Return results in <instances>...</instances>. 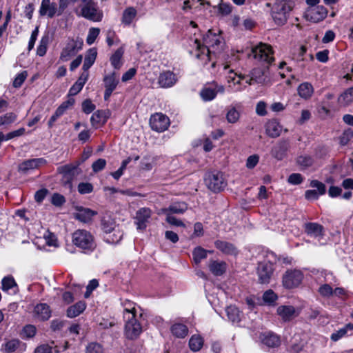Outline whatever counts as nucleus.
Here are the masks:
<instances>
[{
    "instance_id": "nucleus-1",
    "label": "nucleus",
    "mask_w": 353,
    "mask_h": 353,
    "mask_svg": "<svg viewBox=\"0 0 353 353\" xmlns=\"http://www.w3.org/2000/svg\"><path fill=\"white\" fill-rule=\"evenodd\" d=\"M125 321L124 334L130 340L137 339L143 332L142 314L137 315L135 308H126L123 314Z\"/></svg>"
},
{
    "instance_id": "nucleus-2",
    "label": "nucleus",
    "mask_w": 353,
    "mask_h": 353,
    "mask_svg": "<svg viewBox=\"0 0 353 353\" xmlns=\"http://www.w3.org/2000/svg\"><path fill=\"white\" fill-rule=\"evenodd\" d=\"M72 241L74 245L85 252L93 251L97 245L93 235L85 230H76L72 234Z\"/></svg>"
},
{
    "instance_id": "nucleus-3",
    "label": "nucleus",
    "mask_w": 353,
    "mask_h": 353,
    "mask_svg": "<svg viewBox=\"0 0 353 353\" xmlns=\"http://www.w3.org/2000/svg\"><path fill=\"white\" fill-rule=\"evenodd\" d=\"M293 6L294 0H275L272 11L274 21L279 25L284 24Z\"/></svg>"
},
{
    "instance_id": "nucleus-4",
    "label": "nucleus",
    "mask_w": 353,
    "mask_h": 353,
    "mask_svg": "<svg viewBox=\"0 0 353 353\" xmlns=\"http://www.w3.org/2000/svg\"><path fill=\"white\" fill-rule=\"evenodd\" d=\"M81 14L83 17L93 21H101L103 13L93 0H81Z\"/></svg>"
},
{
    "instance_id": "nucleus-5",
    "label": "nucleus",
    "mask_w": 353,
    "mask_h": 353,
    "mask_svg": "<svg viewBox=\"0 0 353 353\" xmlns=\"http://www.w3.org/2000/svg\"><path fill=\"white\" fill-rule=\"evenodd\" d=\"M303 277V273L299 270H288L282 276L283 286L288 290L296 288L301 284Z\"/></svg>"
},
{
    "instance_id": "nucleus-6",
    "label": "nucleus",
    "mask_w": 353,
    "mask_h": 353,
    "mask_svg": "<svg viewBox=\"0 0 353 353\" xmlns=\"http://www.w3.org/2000/svg\"><path fill=\"white\" fill-rule=\"evenodd\" d=\"M205 182L208 188L214 192L222 191L227 185L223 174L217 171L208 173Z\"/></svg>"
},
{
    "instance_id": "nucleus-7",
    "label": "nucleus",
    "mask_w": 353,
    "mask_h": 353,
    "mask_svg": "<svg viewBox=\"0 0 353 353\" xmlns=\"http://www.w3.org/2000/svg\"><path fill=\"white\" fill-rule=\"evenodd\" d=\"M203 45L202 46L199 39H196L194 40L196 50H202V53L206 50L207 55L208 56L211 52L210 48H215L216 46L221 44V41L219 36L215 33H212V30H209L207 34L203 36Z\"/></svg>"
},
{
    "instance_id": "nucleus-8",
    "label": "nucleus",
    "mask_w": 353,
    "mask_h": 353,
    "mask_svg": "<svg viewBox=\"0 0 353 353\" xmlns=\"http://www.w3.org/2000/svg\"><path fill=\"white\" fill-rule=\"evenodd\" d=\"M253 57L260 62L270 64L274 61L273 50L272 47L267 44L261 43L252 50Z\"/></svg>"
},
{
    "instance_id": "nucleus-9",
    "label": "nucleus",
    "mask_w": 353,
    "mask_h": 353,
    "mask_svg": "<svg viewBox=\"0 0 353 353\" xmlns=\"http://www.w3.org/2000/svg\"><path fill=\"white\" fill-rule=\"evenodd\" d=\"M274 271V264L270 261H262L258 263L256 274L258 281L261 284H268Z\"/></svg>"
},
{
    "instance_id": "nucleus-10",
    "label": "nucleus",
    "mask_w": 353,
    "mask_h": 353,
    "mask_svg": "<svg viewBox=\"0 0 353 353\" xmlns=\"http://www.w3.org/2000/svg\"><path fill=\"white\" fill-rule=\"evenodd\" d=\"M225 88L215 81L205 85L200 91L199 95L203 101H210L215 99L218 93L223 94Z\"/></svg>"
},
{
    "instance_id": "nucleus-11",
    "label": "nucleus",
    "mask_w": 353,
    "mask_h": 353,
    "mask_svg": "<svg viewBox=\"0 0 353 353\" xmlns=\"http://www.w3.org/2000/svg\"><path fill=\"white\" fill-rule=\"evenodd\" d=\"M83 43V41L79 39L68 40L61 52L60 60L62 61H68L72 57L74 56L81 50Z\"/></svg>"
},
{
    "instance_id": "nucleus-12",
    "label": "nucleus",
    "mask_w": 353,
    "mask_h": 353,
    "mask_svg": "<svg viewBox=\"0 0 353 353\" xmlns=\"http://www.w3.org/2000/svg\"><path fill=\"white\" fill-rule=\"evenodd\" d=\"M170 119L165 114L158 112L152 114L150 119V125L153 130L164 132L170 125Z\"/></svg>"
},
{
    "instance_id": "nucleus-13",
    "label": "nucleus",
    "mask_w": 353,
    "mask_h": 353,
    "mask_svg": "<svg viewBox=\"0 0 353 353\" xmlns=\"http://www.w3.org/2000/svg\"><path fill=\"white\" fill-rule=\"evenodd\" d=\"M327 14V11L323 6H317L310 8L305 12V18L307 20L313 22L318 23L323 21Z\"/></svg>"
},
{
    "instance_id": "nucleus-14",
    "label": "nucleus",
    "mask_w": 353,
    "mask_h": 353,
    "mask_svg": "<svg viewBox=\"0 0 353 353\" xmlns=\"http://www.w3.org/2000/svg\"><path fill=\"white\" fill-rule=\"evenodd\" d=\"M310 186L316 190H308L305 192V199L307 200L317 199L320 195L325 193L326 188L325 184L317 181L312 180L310 182Z\"/></svg>"
},
{
    "instance_id": "nucleus-15",
    "label": "nucleus",
    "mask_w": 353,
    "mask_h": 353,
    "mask_svg": "<svg viewBox=\"0 0 353 353\" xmlns=\"http://www.w3.org/2000/svg\"><path fill=\"white\" fill-rule=\"evenodd\" d=\"M103 82L105 88L104 92V99L107 101L111 96L112 92L116 89L119 80L116 77L115 73L113 72L111 74L105 76L103 78Z\"/></svg>"
},
{
    "instance_id": "nucleus-16",
    "label": "nucleus",
    "mask_w": 353,
    "mask_h": 353,
    "mask_svg": "<svg viewBox=\"0 0 353 353\" xmlns=\"http://www.w3.org/2000/svg\"><path fill=\"white\" fill-rule=\"evenodd\" d=\"M276 312L284 321H290L299 314V312L292 305H280L277 307Z\"/></svg>"
},
{
    "instance_id": "nucleus-17",
    "label": "nucleus",
    "mask_w": 353,
    "mask_h": 353,
    "mask_svg": "<svg viewBox=\"0 0 353 353\" xmlns=\"http://www.w3.org/2000/svg\"><path fill=\"white\" fill-rule=\"evenodd\" d=\"M46 163V160L43 158L31 159L23 161L19 165L18 170L22 173H27L30 170L38 168L41 165Z\"/></svg>"
},
{
    "instance_id": "nucleus-18",
    "label": "nucleus",
    "mask_w": 353,
    "mask_h": 353,
    "mask_svg": "<svg viewBox=\"0 0 353 353\" xmlns=\"http://www.w3.org/2000/svg\"><path fill=\"white\" fill-rule=\"evenodd\" d=\"M290 146V141L288 139H282L272 149V156L278 160H282L286 155Z\"/></svg>"
},
{
    "instance_id": "nucleus-19",
    "label": "nucleus",
    "mask_w": 353,
    "mask_h": 353,
    "mask_svg": "<svg viewBox=\"0 0 353 353\" xmlns=\"http://www.w3.org/2000/svg\"><path fill=\"white\" fill-rule=\"evenodd\" d=\"M151 216V210L147 208H143L139 210L136 214V224L138 230H144L146 228V223Z\"/></svg>"
},
{
    "instance_id": "nucleus-20",
    "label": "nucleus",
    "mask_w": 353,
    "mask_h": 353,
    "mask_svg": "<svg viewBox=\"0 0 353 353\" xmlns=\"http://www.w3.org/2000/svg\"><path fill=\"white\" fill-rule=\"evenodd\" d=\"M39 14L41 17L48 16L49 18H52L55 14H57V6L55 3H52L50 0H42Z\"/></svg>"
},
{
    "instance_id": "nucleus-21",
    "label": "nucleus",
    "mask_w": 353,
    "mask_h": 353,
    "mask_svg": "<svg viewBox=\"0 0 353 353\" xmlns=\"http://www.w3.org/2000/svg\"><path fill=\"white\" fill-rule=\"evenodd\" d=\"M177 79L176 75L170 71H165L160 74L158 79V83L161 88H170L173 86Z\"/></svg>"
},
{
    "instance_id": "nucleus-22",
    "label": "nucleus",
    "mask_w": 353,
    "mask_h": 353,
    "mask_svg": "<svg viewBox=\"0 0 353 353\" xmlns=\"http://www.w3.org/2000/svg\"><path fill=\"white\" fill-rule=\"evenodd\" d=\"M265 132L271 138H276L280 136L282 126L276 119L268 121L265 125Z\"/></svg>"
},
{
    "instance_id": "nucleus-23",
    "label": "nucleus",
    "mask_w": 353,
    "mask_h": 353,
    "mask_svg": "<svg viewBox=\"0 0 353 353\" xmlns=\"http://www.w3.org/2000/svg\"><path fill=\"white\" fill-rule=\"evenodd\" d=\"M214 245L216 249L225 254L236 255L238 252L236 248L228 241L216 240L214 241Z\"/></svg>"
},
{
    "instance_id": "nucleus-24",
    "label": "nucleus",
    "mask_w": 353,
    "mask_h": 353,
    "mask_svg": "<svg viewBox=\"0 0 353 353\" xmlns=\"http://www.w3.org/2000/svg\"><path fill=\"white\" fill-rule=\"evenodd\" d=\"M21 344V341L18 339H6L1 346L0 350L5 353H13L19 349Z\"/></svg>"
},
{
    "instance_id": "nucleus-25",
    "label": "nucleus",
    "mask_w": 353,
    "mask_h": 353,
    "mask_svg": "<svg viewBox=\"0 0 353 353\" xmlns=\"http://www.w3.org/2000/svg\"><path fill=\"white\" fill-rule=\"evenodd\" d=\"M188 209V205L184 202L174 203L170 205L168 208H162L161 210V214H183Z\"/></svg>"
},
{
    "instance_id": "nucleus-26",
    "label": "nucleus",
    "mask_w": 353,
    "mask_h": 353,
    "mask_svg": "<svg viewBox=\"0 0 353 353\" xmlns=\"http://www.w3.org/2000/svg\"><path fill=\"white\" fill-rule=\"evenodd\" d=\"M34 313L40 321H46L51 316V310L46 303L37 304L34 307Z\"/></svg>"
},
{
    "instance_id": "nucleus-27",
    "label": "nucleus",
    "mask_w": 353,
    "mask_h": 353,
    "mask_svg": "<svg viewBox=\"0 0 353 353\" xmlns=\"http://www.w3.org/2000/svg\"><path fill=\"white\" fill-rule=\"evenodd\" d=\"M96 214L97 212L81 207L77 209V212L74 214V218L83 223H88Z\"/></svg>"
},
{
    "instance_id": "nucleus-28",
    "label": "nucleus",
    "mask_w": 353,
    "mask_h": 353,
    "mask_svg": "<svg viewBox=\"0 0 353 353\" xmlns=\"http://www.w3.org/2000/svg\"><path fill=\"white\" fill-rule=\"evenodd\" d=\"M208 268L210 271L215 276L223 274L227 268V264L224 261L210 260Z\"/></svg>"
},
{
    "instance_id": "nucleus-29",
    "label": "nucleus",
    "mask_w": 353,
    "mask_h": 353,
    "mask_svg": "<svg viewBox=\"0 0 353 353\" xmlns=\"http://www.w3.org/2000/svg\"><path fill=\"white\" fill-rule=\"evenodd\" d=\"M323 227L316 223H307L305 224V232L313 237L323 236Z\"/></svg>"
},
{
    "instance_id": "nucleus-30",
    "label": "nucleus",
    "mask_w": 353,
    "mask_h": 353,
    "mask_svg": "<svg viewBox=\"0 0 353 353\" xmlns=\"http://www.w3.org/2000/svg\"><path fill=\"white\" fill-rule=\"evenodd\" d=\"M85 307L86 305L84 301H79L68 308L67 316L70 318L76 317L81 314Z\"/></svg>"
},
{
    "instance_id": "nucleus-31",
    "label": "nucleus",
    "mask_w": 353,
    "mask_h": 353,
    "mask_svg": "<svg viewBox=\"0 0 353 353\" xmlns=\"http://www.w3.org/2000/svg\"><path fill=\"white\" fill-rule=\"evenodd\" d=\"M263 343L268 347H276L280 344L279 337L272 332L265 333L262 337Z\"/></svg>"
},
{
    "instance_id": "nucleus-32",
    "label": "nucleus",
    "mask_w": 353,
    "mask_h": 353,
    "mask_svg": "<svg viewBox=\"0 0 353 353\" xmlns=\"http://www.w3.org/2000/svg\"><path fill=\"white\" fill-rule=\"evenodd\" d=\"M314 89L311 83L305 82L301 83L298 88L299 96L303 99H309L313 94Z\"/></svg>"
},
{
    "instance_id": "nucleus-33",
    "label": "nucleus",
    "mask_w": 353,
    "mask_h": 353,
    "mask_svg": "<svg viewBox=\"0 0 353 353\" xmlns=\"http://www.w3.org/2000/svg\"><path fill=\"white\" fill-rule=\"evenodd\" d=\"M90 122L92 126L98 128L101 124H104L106 122L105 113L103 110H97L94 112L90 118Z\"/></svg>"
},
{
    "instance_id": "nucleus-34",
    "label": "nucleus",
    "mask_w": 353,
    "mask_h": 353,
    "mask_svg": "<svg viewBox=\"0 0 353 353\" xmlns=\"http://www.w3.org/2000/svg\"><path fill=\"white\" fill-rule=\"evenodd\" d=\"M171 332L173 335L178 338H184L188 334V329L183 324L175 323L171 327Z\"/></svg>"
},
{
    "instance_id": "nucleus-35",
    "label": "nucleus",
    "mask_w": 353,
    "mask_h": 353,
    "mask_svg": "<svg viewBox=\"0 0 353 353\" xmlns=\"http://www.w3.org/2000/svg\"><path fill=\"white\" fill-rule=\"evenodd\" d=\"M137 15V10L133 7L126 8L122 15L121 21L125 25H130Z\"/></svg>"
},
{
    "instance_id": "nucleus-36",
    "label": "nucleus",
    "mask_w": 353,
    "mask_h": 353,
    "mask_svg": "<svg viewBox=\"0 0 353 353\" xmlns=\"http://www.w3.org/2000/svg\"><path fill=\"white\" fill-rule=\"evenodd\" d=\"M208 252L212 253L213 251H208L199 246L194 249L192 252L193 260L196 264H199L201 260L207 257Z\"/></svg>"
},
{
    "instance_id": "nucleus-37",
    "label": "nucleus",
    "mask_w": 353,
    "mask_h": 353,
    "mask_svg": "<svg viewBox=\"0 0 353 353\" xmlns=\"http://www.w3.org/2000/svg\"><path fill=\"white\" fill-rule=\"evenodd\" d=\"M203 345V339L199 335H192L189 341V346L191 350L197 352L201 349Z\"/></svg>"
},
{
    "instance_id": "nucleus-38",
    "label": "nucleus",
    "mask_w": 353,
    "mask_h": 353,
    "mask_svg": "<svg viewBox=\"0 0 353 353\" xmlns=\"http://www.w3.org/2000/svg\"><path fill=\"white\" fill-rule=\"evenodd\" d=\"M123 54V50L120 48L116 50V52L110 57V62L112 65L115 69H119L122 65L121 58Z\"/></svg>"
},
{
    "instance_id": "nucleus-39",
    "label": "nucleus",
    "mask_w": 353,
    "mask_h": 353,
    "mask_svg": "<svg viewBox=\"0 0 353 353\" xmlns=\"http://www.w3.org/2000/svg\"><path fill=\"white\" fill-rule=\"evenodd\" d=\"M101 226L106 234L112 233V230L117 228L114 220L110 217H103L101 220Z\"/></svg>"
},
{
    "instance_id": "nucleus-40",
    "label": "nucleus",
    "mask_w": 353,
    "mask_h": 353,
    "mask_svg": "<svg viewBox=\"0 0 353 353\" xmlns=\"http://www.w3.org/2000/svg\"><path fill=\"white\" fill-rule=\"evenodd\" d=\"M112 234H107L108 235L105 237V241L112 244L118 243L123 237V232L119 228H116L112 230Z\"/></svg>"
},
{
    "instance_id": "nucleus-41",
    "label": "nucleus",
    "mask_w": 353,
    "mask_h": 353,
    "mask_svg": "<svg viewBox=\"0 0 353 353\" xmlns=\"http://www.w3.org/2000/svg\"><path fill=\"white\" fill-rule=\"evenodd\" d=\"M339 102L344 105L353 102V86L347 89L339 97Z\"/></svg>"
},
{
    "instance_id": "nucleus-42",
    "label": "nucleus",
    "mask_w": 353,
    "mask_h": 353,
    "mask_svg": "<svg viewBox=\"0 0 353 353\" xmlns=\"http://www.w3.org/2000/svg\"><path fill=\"white\" fill-rule=\"evenodd\" d=\"M228 319L232 322H239L240 321L239 310L234 305H230L226 307L225 310Z\"/></svg>"
},
{
    "instance_id": "nucleus-43",
    "label": "nucleus",
    "mask_w": 353,
    "mask_h": 353,
    "mask_svg": "<svg viewBox=\"0 0 353 353\" xmlns=\"http://www.w3.org/2000/svg\"><path fill=\"white\" fill-rule=\"evenodd\" d=\"M348 330H353V325L349 323L344 327H342L338 331L332 333L331 335V339L334 341H337L347 334Z\"/></svg>"
},
{
    "instance_id": "nucleus-44",
    "label": "nucleus",
    "mask_w": 353,
    "mask_h": 353,
    "mask_svg": "<svg viewBox=\"0 0 353 353\" xmlns=\"http://www.w3.org/2000/svg\"><path fill=\"white\" fill-rule=\"evenodd\" d=\"M49 43V37L48 35L43 36L40 42L39 45L37 49V54L43 57L46 54L48 46Z\"/></svg>"
},
{
    "instance_id": "nucleus-45",
    "label": "nucleus",
    "mask_w": 353,
    "mask_h": 353,
    "mask_svg": "<svg viewBox=\"0 0 353 353\" xmlns=\"http://www.w3.org/2000/svg\"><path fill=\"white\" fill-rule=\"evenodd\" d=\"M17 117L16 114L13 112H8L0 116V126L10 125L16 121Z\"/></svg>"
},
{
    "instance_id": "nucleus-46",
    "label": "nucleus",
    "mask_w": 353,
    "mask_h": 353,
    "mask_svg": "<svg viewBox=\"0 0 353 353\" xmlns=\"http://www.w3.org/2000/svg\"><path fill=\"white\" fill-rule=\"evenodd\" d=\"M240 117L239 112L235 108H230L226 114V119L230 123H236Z\"/></svg>"
},
{
    "instance_id": "nucleus-47",
    "label": "nucleus",
    "mask_w": 353,
    "mask_h": 353,
    "mask_svg": "<svg viewBox=\"0 0 353 353\" xmlns=\"http://www.w3.org/2000/svg\"><path fill=\"white\" fill-rule=\"evenodd\" d=\"M85 353H104V349L100 343L92 342L86 346Z\"/></svg>"
},
{
    "instance_id": "nucleus-48",
    "label": "nucleus",
    "mask_w": 353,
    "mask_h": 353,
    "mask_svg": "<svg viewBox=\"0 0 353 353\" xmlns=\"http://www.w3.org/2000/svg\"><path fill=\"white\" fill-rule=\"evenodd\" d=\"M318 292L324 298H330L333 296V289L329 284L321 285L319 288Z\"/></svg>"
},
{
    "instance_id": "nucleus-49",
    "label": "nucleus",
    "mask_w": 353,
    "mask_h": 353,
    "mask_svg": "<svg viewBox=\"0 0 353 353\" xmlns=\"http://www.w3.org/2000/svg\"><path fill=\"white\" fill-rule=\"evenodd\" d=\"M2 290L3 291H8L14 286L17 285V283L14 279L11 276H6L2 279Z\"/></svg>"
},
{
    "instance_id": "nucleus-50",
    "label": "nucleus",
    "mask_w": 353,
    "mask_h": 353,
    "mask_svg": "<svg viewBox=\"0 0 353 353\" xmlns=\"http://www.w3.org/2000/svg\"><path fill=\"white\" fill-rule=\"evenodd\" d=\"M100 32V29L98 28H92L89 30L88 34L86 39V42L89 45H92Z\"/></svg>"
},
{
    "instance_id": "nucleus-51",
    "label": "nucleus",
    "mask_w": 353,
    "mask_h": 353,
    "mask_svg": "<svg viewBox=\"0 0 353 353\" xmlns=\"http://www.w3.org/2000/svg\"><path fill=\"white\" fill-rule=\"evenodd\" d=\"M97 55V52L96 49H94V48L90 49L88 51L87 54L85 57L84 62L86 63L88 65H92L95 61Z\"/></svg>"
},
{
    "instance_id": "nucleus-52",
    "label": "nucleus",
    "mask_w": 353,
    "mask_h": 353,
    "mask_svg": "<svg viewBox=\"0 0 353 353\" xmlns=\"http://www.w3.org/2000/svg\"><path fill=\"white\" fill-rule=\"evenodd\" d=\"M313 162V159L310 156H300L297 159L298 164L304 168H308L312 165Z\"/></svg>"
},
{
    "instance_id": "nucleus-53",
    "label": "nucleus",
    "mask_w": 353,
    "mask_h": 353,
    "mask_svg": "<svg viewBox=\"0 0 353 353\" xmlns=\"http://www.w3.org/2000/svg\"><path fill=\"white\" fill-rule=\"evenodd\" d=\"M276 299V294L272 290H267L263 295V299L264 302L269 304L274 303Z\"/></svg>"
},
{
    "instance_id": "nucleus-54",
    "label": "nucleus",
    "mask_w": 353,
    "mask_h": 353,
    "mask_svg": "<svg viewBox=\"0 0 353 353\" xmlns=\"http://www.w3.org/2000/svg\"><path fill=\"white\" fill-rule=\"evenodd\" d=\"M28 76V73L26 71H23L14 78L13 81V86L14 88H19L21 86L24 81L26 80V77Z\"/></svg>"
},
{
    "instance_id": "nucleus-55",
    "label": "nucleus",
    "mask_w": 353,
    "mask_h": 353,
    "mask_svg": "<svg viewBox=\"0 0 353 353\" xmlns=\"http://www.w3.org/2000/svg\"><path fill=\"white\" fill-rule=\"evenodd\" d=\"M166 216V221L172 225L185 227V225L179 219H177L175 216L170 214H164Z\"/></svg>"
},
{
    "instance_id": "nucleus-56",
    "label": "nucleus",
    "mask_w": 353,
    "mask_h": 353,
    "mask_svg": "<svg viewBox=\"0 0 353 353\" xmlns=\"http://www.w3.org/2000/svg\"><path fill=\"white\" fill-rule=\"evenodd\" d=\"M93 186L90 183H80L78 185V191L81 194H88L92 192Z\"/></svg>"
},
{
    "instance_id": "nucleus-57",
    "label": "nucleus",
    "mask_w": 353,
    "mask_h": 353,
    "mask_svg": "<svg viewBox=\"0 0 353 353\" xmlns=\"http://www.w3.org/2000/svg\"><path fill=\"white\" fill-rule=\"evenodd\" d=\"M96 106L90 99H86L82 103V110L85 114H90L94 110Z\"/></svg>"
},
{
    "instance_id": "nucleus-58",
    "label": "nucleus",
    "mask_w": 353,
    "mask_h": 353,
    "mask_svg": "<svg viewBox=\"0 0 353 353\" xmlns=\"http://www.w3.org/2000/svg\"><path fill=\"white\" fill-rule=\"evenodd\" d=\"M106 165V161L103 159H99L96 161H94L92 165V170L94 172H98L102 170Z\"/></svg>"
},
{
    "instance_id": "nucleus-59",
    "label": "nucleus",
    "mask_w": 353,
    "mask_h": 353,
    "mask_svg": "<svg viewBox=\"0 0 353 353\" xmlns=\"http://www.w3.org/2000/svg\"><path fill=\"white\" fill-rule=\"evenodd\" d=\"M288 181L292 185H299L303 181V177L299 173H293L289 176Z\"/></svg>"
},
{
    "instance_id": "nucleus-60",
    "label": "nucleus",
    "mask_w": 353,
    "mask_h": 353,
    "mask_svg": "<svg viewBox=\"0 0 353 353\" xmlns=\"http://www.w3.org/2000/svg\"><path fill=\"white\" fill-rule=\"evenodd\" d=\"M219 11L223 15H228L232 12V6L229 3L221 2L219 6Z\"/></svg>"
},
{
    "instance_id": "nucleus-61",
    "label": "nucleus",
    "mask_w": 353,
    "mask_h": 353,
    "mask_svg": "<svg viewBox=\"0 0 353 353\" xmlns=\"http://www.w3.org/2000/svg\"><path fill=\"white\" fill-rule=\"evenodd\" d=\"M23 332L26 337L32 338L36 334V327L32 325H27L23 327Z\"/></svg>"
},
{
    "instance_id": "nucleus-62",
    "label": "nucleus",
    "mask_w": 353,
    "mask_h": 353,
    "mask_svg": "<svg viewBox=\"0 0 353 353\" xmlns=\"http://www.w3.org/2000/svg\"><path fill=\"white\" fill-rule=\"evenodd\" d=\"M65 201L64 196L59 194H54L52 196V203L56 206H61Z\"/></svg>"
},
{
    "instance_id": "nucleus-63",
    "label": "nucleus",
    "mask_w": 353,
    "mask_h": 353,
    "mask_svg": "<svg viewBox=\"0 0 353 353\" xmlns=\"http://www.w3.org/2000/svg\"><path fill=\"white\" fill-rule=\"evenodd\" d=\"M83 85L81 83L76 81L74 84L70 88L69 96H74L77 94L83 88Z\"/></svg>"
},
{
    "instance_id": "nucleus-64",
    "label": "nucleus",
    "mask_w": 353,
    "mask_h": 353,
    "mask_svg": "<svg viewBox=\"0 0 353 353\" xmlns=\"http://www.w3.org/2000/svg\"><path fill=\"white\" fill-rule=\"evenodd\" d=\"M52 347L48 344H43L38 346L35 350L34 353H52Z\"/></svg>"
}]
</instances>
